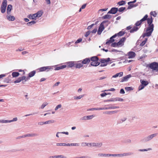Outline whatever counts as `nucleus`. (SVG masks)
<instances>
[{
    "instance_id": "f257e3e1",
    "label": "nucleus",
    "mask_w": 158,
    "mask_h": 158,
    "mask_svg": "<svg viewBox=\"0 0 158 158\" xmlns=\"http://www.w3.org/2000/svg\"><path fill=\"white\" fill-rule=\"evenodd\" d=\"M146 20H147L148 27L147 28L146 33L143 35V37L150 36L154 30V25L152 23L153 20L152 17L151 16L150 18H148V17Z\"/></svg>"
},
{
    "instance_id": "f03ea898",
    "label": "nucleus",
    "mask_w": 158,
    "mask_h": 158,
    "mask_svg": "<svg viewBox=\"0 0 158 158\" xmlns=\"http://www.w3.org/2000/svg\"><path fill=\"white\" fill-rule=\"evenodd\" d=\"M29 80V77H26L25 76H22L21 77L19 78L17 80L14 81V82L15 83H19L21 81H22V83L24 84L26 81Z\"/></svg>"
},
{
    "instance_id": "7ed1b4c3",
    "label": "nucleus",
    "mask_w": 158,
    "mask_h": 158,
    "mask_svg": "<svg viewBox=\"0 0 158 158\" xmlns=\"http://www.w3.org/2000/svg\"><path fill=\"white\" fill-rule=\"evenodd\" d=\"M110 60V59L109 58H107V59H101L99 60V61L100 62L101 64L100 66L101 67H104L106 66L109 62Z\"/></svg>"
},
{
    "instance_id": "20e7f679",
    "label": "nucleus",
    "mask_w": 158,
    "mask_h": 158,
    "mask_svg": "<svg viewBox=\"0 0 158 158\" xmlns=\"http://www.w3.org/2000/svg\"><path fill=\"white\" fill-rule=\"evenodd\" d=\"M52 69L51 66H50L42 67L38 69L37 71L38 72L44 71L48 72Z\"/></svg>"
},
{
    "instance_id": "39448f33",
    "label": "nucleus",
    "mask_w": 158,
    "mask_h": 158,
    "mask_svg": "<svg viewBox=\"0 0 158 158\" xmlns=\"http://www.w3.org/2000/svg\"><path fill=\"white\" fill-rule=\"evenodd\" d=\"M7 0H3L2 5L1 7V11L2 13H3L5 12Z\"/></svg>"
},
{
    "instance_id": "423d86ee",
    "label": "nucleus",
    "mask_w": 158,
    "mask_h": 158,
    "mask_svg": "<svg viewBox=\"0 0 158 158\" xmlns=\"http://www.w3.org/2000/svg\"><path fill=\"white\" fill-rule=\"evenodd\" d=\"M148 17L147 15H145L144 17L141 19L140 20L137 21L135 23V26L137 27L140 26L142 23L146 20Z\"/></svg>"
},
{
    "instance_id": "0eeeda50",
    "label": "nucleus",
    "mask_w": 158,
    "mask_h": 158,
    "mask_svg": "<svg viewBox=\"0 0 158 158\" xmlns=\"http://www.w3.org/2000/svg\"><path fill=\"white\" fill-rule=\"evenodd\" d=\"M126 40V38L125 37H123L119 41L117 42L118 47L122 46L124 45V43Z\"/></svg>"
},
{
    "instance_id": "6e6552de",
    "label": "nucleus",
    "mask_w": 158,
    "mask_h": 158,
    "mask_svg": "<svg viewBox=\"0 0 158 158\" xmlns=\"http://www.w3.org/2000/svg\"><path fill=\"white\" fill-rule=\"evenodd\" d=\"M104 29V25L102 23L100 24V26L98 28L97 32L98 34L100 35Z\"/></svg>"
},
{
    "instance_id": "1a4fd4ad",
    "label": "nucleus",
    "mask_w": 158,
    "mask_h": 158,
    "mask_svg": "<svg viewBox=\"0 0 158 158\" xmlns=\"http://www.w3.org/2000/svg\"><path fill=\"white\" fill-rule=\"evenodd\" d=\"M131 77V74L128 75L122 78L120 82H122L127 81L128 80V79Z\"/></svg>"
},
{
    "instance_id": "9d476101",
    "label": "nucleus",
    "mask_w": 158,
    "mask_h": 158,
    "mask_svg": "<svg viewBox=\"0 0 158 158\" xmlns=\"http://www.w3.org/2000/svg\"><path fill=\"white\" fill-rule=\"evenodd\" d=\"M81 61H79L75 63V67L77 69H80L83 66V65Z\"/></svg>"
},
{
    "instance_id": "9b49d317",
    "label": "nucleus",
    "mask_w": 158,
    "mask_h": 158,
    "mask_svg": "<svg viewBox=\"0 0 158 158\" xmlns=\"http://www.w3.org/2000/svg\"><path fill=\"white\" fill-rule=\"evenodd\" d=\"M89 146H91L96 147H101L102 145V143H90Z\"/></svg>"
},
{
    "instance_id": "f8f14e48",
    "label": "nucleus",
    "mask_w": 158,
    "mask_h": 158,
    "mask_svg": "<svg viewBox=\"0 0 158 158\" xmlns=\"http://www.w3.org/2000/svg\"><path fill=\"white\" fill-rule=\"evenodd\" d=\"M127 54L129 58H133L135 57L136 56V54L135 52L131 51L128 52Z\"/></svg>"
},
{
    "instance_id": "ddd939ff",
    "label": "nucleus",
    "mask_w": 158,
    "mask_h": 158,
    "mask_svg": "<svg viewBox=\"0 0 158 158\" xmlns=\"http://www.w3.org/2000/svg\"><path fill=\"white\" fill-rule=\"evenodd\" d=\"M74 61H69L66 63L68 67L72 68L75 66V63Z\"/></svg>"
},
{
    "instance_id": "4468645a",
    "label": "nucleus",
    "mask_w": 158,
    "mask_h": 158,
    "mask_svg": "<svg viewBox=\"0 0 158 158\" xmlns=\"http://www.w3.org/2000/svg\"><path fill=\"white\" fill-rule=\"evenodd\" d=\"M118 10L117 8L113 7L108 12V13L115 14L117 12Z\"/></svg>"
},
{
    "instance_id": "2eb2a0df",
    "label": "nucleus",
    "mask_w": 158,
    "mask_h": 158,
    "mask_svg": "<svg viewBox=\"0 0 158 158\" xmlns=\"http://www.w3.org/2000/svg\"><path fill=\"white\" fill-rule=\"evenodd\" d=\"M90 59L89 58H86L81 61L83 65L84 64H88L90 62Z\"/></svg>"
},
{
    "instance_id": "dca6fc26",
    "label": "nucleus",
    "mask_w": 158,
    "mask_h": 158,
    "mask_svg": "<svg viewBox=\"0 0 158 158\" xmlns=\"http://www.w3.org/2000/svg\"><path fill=\"white\" fill-rule=\"evenodd\" d=\"M139 29V28L136 26L134 27L130 31V33H133L135 31H137Z\"/></svg>"
},
{
    "instance_id": "f3484780",
    "label": "nucleus",
    "mask_w": 158,
    "mask_h": 158,
    "mask_svg": "<svg viewBox=\"0 0 158 158\" xmlns=\"http://www.w3.org/2000/svg\"><path fill=\"white\" fill-rule=\"evenodd\" d=\"M98 61H92L91 63V64L92 66H96L99 65L100 64V63Z\"/></svg>"
},
{
    "instance_id": "a211bd4d",
    "label": "nucleus",
    "mask_w": 158,
    "mask_h": 158,
    "mask_svg": "<svg viewBox=\"0 0 158 158\" xmlns=\"http://www.w3.org/2000/svg\"><path fill=\"white\" fill-rule=\"evenodd\" d=\"M141 84L144 86L147 85L149 83L147 81H145L143 80H140Z\"/></svg>"
},
{
    "instance_id": "6ab92c4d",
    "label": "nucleus",
    "mask_w": 158,
    "mask_h": 158,
    "mask_svg": "<svg viewBox=\"0 0 158 158\" xmlns=\"http://www.w3.org/2000/svg\"><path fill=\"white\" fill-rule=\"evenodd\" d=\"M123 75V72H121L119 73H117L115 75H113L112 76L113 77L115 78L118 76L121 77Z\"/></svg>"
},
{
    "instance_id": "aec40b11",
    "label": "nucleus",
    "mask_w": 158,
    "mask_h": 158,
    "mask_svg": "<svg viewBox=\"0 0 158 158\" xmlns=\"http://www.w3.org/2000/svg\"><path fill=\"white\" fill-rule=\"evenodd\" d=\"M156 135H157V134L156 133V134H153L152 135H149V136H148V137H147V140H149L151 139L153 137L156 136Z\"/></svg>"
},
{
    "instance_id": "412c9836",
    "label": "nucleus",
    "mask_w": 158,
    "mask_h": 158,
    "mask_svg": "<svg viewBox=\"0 0 158 158\" xmlns=\"http://www.w3.org/2000/svg\"><path fill=\"white\" fill-rule=\"evenodd\" d=\"M35 73V71H33L30 73L28 74V76L27 77H29L30 79V77H33Z\"/></svg>"
},
{
    "instance_id": "4be33fe9",
    "label": "nucleus",
    "mask_w": 158,
    "mask_h": 158,
    "mask_svg": "<svg viewBox=\"0 0 158 158\" xmlns=\"http://www.w3.org/2000/svg\"><path fill=\"white\" fill-rule=\"evenodd\" d=\"M43 13V11L41 10L39 11L36 13V16H37L38 18L41 17Z\"/></svg>"
},
{
    "instance_id": "5701e85b",
    "label": "nucleus",
    "mask_w": 158,
    "mask_h": 158,
    "mask_svg": "<svg viewBox=\"0 0 158 158\" xmlns=\"http://www.w3.org/2000/svg\"><path fill=\"white\" fill-rule=\"evenodd\" d=\"M12 8V6L11 5H9L7 6V13H9L11 10Z\"/></svg>"
},
{
    "instance_id": "b1692460",
    "label": "nucleus",
    "mask_w": 158,
    "mask_h": 158,
    "mask_svg": "<svg viewBox=\"0 0 158 158\" xmlns=\"http://www.w3.org/2000/svg\"><path fill=\"white\" fill-rule=\"evenodd\" d=\"M66 65H63L59 67H56L55 69V70H59L60 69H64L66 67Z\"/></svg>"
},
{
    "instance_id": "393cba45",
    "label": "nucleus",
    "mask_w": 158,
    "mask_h": 158,
    "mask_svg": "<svg viewBox=\"0 0 158 158\" xmlns=\"http://www.w3.org/2000/svg\"><path fill=\"white\" fill-rule=\"evenodd\" d=\"M37 135L35 134H28L26 135H25L24 136H23L21 137H29V136H36Z\"/></svg>"
},
{
    "instance_id": "a878e982",
    "label": "nucleus",
    "mask_w": 158,
    "mask_h": 158,
    "mask_svg": "<svg viewBox=\"0 0 158 158\" xmlns=\"http://www.w3.org/2000/svg\"><path fill=\"white\" fill-rule=\"evenodd\" d=\"M90 60H91L92 61H98L99 59L97 56H95L91 57Z\"/></svg>"
},
{
    "instance_id": "bb28decb",
    "label": "nucleus",
    "mask_w": 158,
    "mask_h": 158,
    "mask_svg": "<svg viewBox=\"0 0 158 158\" xmlns=\"http://www.w3.org/2000/svg\"><path fill=\"white\" fill-rule=\"evenodd\" d=\"M7 19L9 21H13L15 19V18L14 16L10 15L7 17Z\"/></svg>"
},
{
    "instance_id": "cd10ccee",
    "label": "nucleus",
    "mask_w": 158,
    "mask_h": 158,
    "mask_svg": "<svg viewBox=\"0 0 158 158\" xmlns=\"http://www.w3.org/2000/svg\"><path fill=\"white\" fill-rule=\"evenodd\" d=\"M104 108H92L90 109L87 110H104Z\"/></svg>"
},
{
    "instance_id": "c85d7f7f",
    "label": "nucleus",
    "mask_w": 158,
    "mask_h": 158,
    "mask_svg": "<svg viewBox=\"0 0 158 158\" xmlns=\"http://www.w3.org/2000/svg\"><path fill=\"white\" fill-rule=\"evenodd\" d=\"M129 5V6L127 8L128 9H131L133 7H136L137 6V5H136V4L134 5V4H130V5Z\"/></svg>"
},
{
    "instance_id": "c756f323",
    "label": "nucleus",
    "mask_w": 158,
    "mask_h": 158,
    "mask_svg": "<svg viewBox=\"0 0 158 158\" xmlns=\"http://www.w3.org/2000/svg\"><path fill=\"white\" fill-rule=\"evenodd\" d=\"M12 75L13 77H16L19 75V73L18 72H14L12 73Z\"/></svg>"
},
{
    "instance_id": "7c9ffc66",
    "label": "nucleus",
    "mask_w": 158,
    "mask_h": 158,
    "mask_svg": "<svg viewBox=\"0 0 158 158\" xmlns=\"http://www.w3.org/2000/svg\"><path fill=\"white\" fill-rule=\"evenodd\" d=\"M148 40L147 38L145 39V40L143 41L142 43L140 44V45L141 46H144L146 43L147 41Z\"/></svg>"
},
{
    "instance_id": "2f4dec72",
    "label": "nucleus",
    "mask_w": 158,
    "mask_h": 158,
    "mask_svg": "<svg viewBox=\"0 0 158 158\" xmlns=\"http://www.w3.org/2000/svg\"><path fill=\"white\" fill-rule=\"evenodd\" d=\"M111 16L107 14L104 16L102 18L104 19H108L111 18Z\"/></svg>"
},
{
    "instance_id": "473e14b6",
    "label": "nucleus",
    "mask_w": 158,
    "mask_h": 158,
    "mask_svg": "<svg viewBox=\"0 0 158 158\" xmlns=\"http://www.w3.org/2000/svg\"><path fill=\"white\" fill-rule=\"evenodd\" d=\"M125 34V32L124 31H121L119 32L118 33H117V35H118L119 36H121Z\"/></svg>"
},
{
    "instance_id": "72a5a7b5",
    "label": "nucleus",
    "mask_w": 158,
    "mask_h": 158,
    "mask_svg": "<svg viewBox=\"0 0 158 158\" xmlns=\"http://www.w3.org/2000/svg\"><path fill=\"white\" fill-rule=\"evenodd\" d=\"M133 88L132 87H127L125 88V89L127 91H129L133 90Z\"/></svg>"
},
{
    "instance_id": "f704fd0d",
    "label": "nucleus",
    "mask_w": 158,
    "mask_h": 158,
    "mask_svg": "<svg viewBox=\"0 0 158 158\" xmlns=\"http://www.w3.org/2000/svg\"><path fill=\"white\" fill-rule=\"evenodd\" d=\"M157 15V14L155 11H152L150 12V15L151 16H153L154 17H156Z\"/></svg>"
},
{
    "instance_id": "c9c22d12",
    "label": "nucleus",
    "mask_w": 158,
    "mask_h": 158,
    "mask_svg": "<svg viewBox=\"0 0 158 158\" xmlns=\"http://www.w3.org/2000/svg\"><path fill=\"white\" fill-rule=\"evenodd\" d=\"M36 23V22L35 21H32L27 23V25L28 26H30L32 24H34Z\"/></svg>"
},
{
    "instance_id": "e433bc0d",
    "label": "nucleus",
    "mask_w": 158,
    "mask_h": 158,
    "mask_svg": "<svg viewBox=\"0 0 158 158\" xmlns=\"http://www.w3.org/2000/svg\"><path fill=\"white\" fill-rule=\"evenodd\" d=\"M125 4V2L124 1H121L118 2V4L120 5H124Z\"/></svg>"
},
{
    "instance_id": "4c0bfd02",
    "label": "nucleus",
    "mask_w": 158,
    "mask_h": 158,
    "mask_svg": "<svg viewBox=\"0 0 158 158\" xmlns=\"http://www.w3.org/2000/svg\"><path fill=\"white\" fill-rule=\"evenodd\" d=\"M114 41V40H112V41H111L110 40H107V41L106 43V44L107 45H109L111 43H112Z\"/></svg>"
},
{
    "instance_id": "58836bf2",
    "label": "nucleus",
    "mask_w": 158,
    "mask_h": 158,
    "mask_svg": "<svg viewBox=\"0 0 158 158\" xmlns=\"http://www.w3.org/2000/svg\"><path fill=\"white\" fill-rule=\"evenodd\" d=\"M48 103L46 102H44L41 106V108L43 109L46 106L48 105Z\"/></svg>"
},
{
    "instance_id": "ea45409f",
    "label": "nucleus",
    "mask_w": 158,
    "mask_h": 158,
    "mask_svg": "<svg viewBox=\"0 0 158 158\" xmlns=\"http://www.w3.org/2000/svg\"><path fill=\"white\" fill-rule=\"evenodd\" d=\"M111 46L113 47H118V45L117 43L114 42L111 44Z\"/></svg>"
},
{
    "instance_id": "a19ab883",
    "label": "nucleus",
    "mask_w": 158,
    "mask_h": 158,
    "mask_svg": "<svg viewBox=\"0 0 158 158\" xmlns=\"http://www.w3.org/2000/svg\"><path fill=\"white\" fill-rule=\"evenodd\" d=\"M116 36H117V34H115L114 35H113L112 37H111L110 38V39L109 40L111 41H112V40L114 41V40L113 39L115 38Z\"/></svg>"
},
{
    "instance_id": "79ce46f5",
    "label": "nucleus",
    "mask_w": 158,
    "mask_h": 158,
    "mask_svg": "<svg viewBox=\"0 0 158 158\" xmlns=\"http://www.w3.org/2000/svg\"><path fill=\"white\" fill-rule=\"evenodd\" d=\"M9 123V120H0V123Z\"/></svg>"
},
{
    "instance_id": "37998d69",
    "label": "nucleus",
    "mask_w": 158,
    "mask_h": 158,
    "mask_svg": "<svg viewBox=\"0 0 158 158\" xmlns=\"http://www.w3.org/2000/svg\"><path fill=\"white\" fill-rule=\"evenodd\" d=\"M145 86L143 85H142V84L141 85H140L139 87V90H140L143 89L144 88Z\"/></svg>"
},
{
    "instance_id": "c03bdc74",
    "label": "nucleus",
    "mask_w": 158,
    "mask_h": 158,
    "mask_svg": "<svg viewBox=\"0 0 158 158\" xmlns=\"http://www.w3.org/2000/svg\"><path fill=\"white\" fill-rule=\"evenodd\" d=\"M125 9V7H121L118 9V10L119 12H122Z\"/></svg>"
},
{
    "instance_id": "a18cd8bd",
    "label": "nucleus",
    "mask_w": 158,
    "mask_h": 158,
    "mask_svg": "<svg viewBox=\"0 0 158 158\" xmlns=\"http://www.w3.org/2000/svg\"><path fill=\"white\" fill-rule=\"evenodd\" d=\"M94 117L93 115L87 116V120L90 119Z\"/></svg>"
},
{
    "instance_id": "49530a36",
    "label": "nucleus",
    "mask_w": 158,
    "mask_h": 158,
    "mask_svg": "<svg viewBox=\"0 0 158 158\" xmlns=\"http://www.w3.org/2000/svg\"><path fill=\"white\" fill-rule=\"evenodd\" d=\"M61 107V104H59L56 106L55 108V110H56L59 108H60Z\"/></svg>"
},
{
    "instance_id": "de8ad7c7",
    "label": "nucleus",
    "mask_w": 158,
    "mask_h": 158,
    "mask_svg": "<svg viewBox=\"0 0 158 158\" xmlns=\"http://www.w3.org/2000/svg\"><path fill=\"white\" fill-rule=\"evenodd\" d=\"M82 40V39L81 38H80L78 39L75 42V44H77V43H80L81 42Z\"/></svg>"
},
{
    "instance_id": "09e8293b",
    "label": "nucleus",
    "mask_w": 158,
    "mask_h": 158,
    "mask_svg": "<svg viewBox=\"0 0 158 158\" xmlns=\"http://www.w3.org/2000/svg\"><path fill=\"white\" fill-rule=\"evenodd\" d=\"M90 31H88L86 32L85 35V36L86 37H87L90 34Z\"/></svg>"
},
{
    "instance_id": "8fccbe9b",
    "label": "nucleus",
    "mask_w": 158,
    "mask_h": 158,
    "mask_svg": "<svg viewBox=\"0 0 158 158\" xmlns=\"http://www.w3.org/2000/svg\"><path fill=\"white\" fill-rule=\"evenodd\" d=\"M17 120V118H14L13 120H9V123H10L11 122H13V121H16Z\"/></svg>"
},
{
    "instance_id": "3c124183",
    "label": "nucleus",
    "mask_w": 158,
    "mask_h": 158,
    "mask_svg": "<svg viewBox=\"0 0 158 158\" xmlns=\"http://www.w3.org/2000/svg\"><path fill=\"white\" fill-rule=\"evenodd\" d=\"M32 15L30 14L27 16V17L29 19H33V18L32 17Z\"/></svg>"
},
{
    "instance_id": "603ef678",
    "label": "nucleus",
    "mask_w": 158,
    "mask_h": 158,
    "mask_svg": "<svg viewBox=\"0 0 158 158\" xmlns=\"http://www.w3.org/2000/svg\"><path fill=\"white\" fill-rule=\"evenodd\" d=\"M136 1V0H134L133 1H131L128 2L127 4L128 5H130V4L133 3L135 2Z\"/></svg>"
},
{
    "instance_id": "864d4df0",
    "label": "nucleus",
    "mask_w": 158,
    "mask_h": 158,
    "mask_svg": "<svg viewBox=\"0 0 158 158\" xmlns=\"http://www.w3.org/2000/svg\"><path fill=\"white\" fill-rule=\"evenodd\" d=\"M97 31V28H95L94 30H93L91 32L92 33H95Z\"/></svg>"
},
{
    "instance_id": "5fc2aeb1",
    "label": "nucleus",
    "mask_w": 158,
    "mask_h": 158,
    "mask_svg": "<svg viewBox=\"0 0 158 158\" xmlns=\"http://www.w3.org/2000/svg\"><path fill=\"white\" fill-rule=\"evenodd\" d=\"M82 97V96H79L76 97H74V99H78L81 98Z\"/></svg>"
},
{
    "instance_id": "6e6d98bb",
    "label": "nucleus",
    "mask_w": 158,
    "mask_h": 158,
    "mask_svg": "<svg viewBox=\"0 0 158 158\" xmlns=\"http://www.w3.org/2000/svg\"><path fill=\"white\" fill-rule=\"evenodd\" d=\"M107 94L106 93H103L101 94V96L102 97H104L106 96Z\"/></svg>"
},
{
    "instance_id": "4d7b16f0",
    "label": "nucleus",
    "mask_w": 158,
    "mask_h": 158,
    "mask_svg": "<svg viewBox=\"0 0 158 158\" xmlns=\"http://www.w3.org/2000/svg\"><path fill=\"white\" fill-rule=\"evenodd\" d=\"M94 25V24H91V25L88 26V27H87V29H90Z\"/></svg>"
},
{
    "instance_id": "13d9d810",
    "label": "nucleus",
    "mask_w": 158,
    "mask_h": 158,
    "mask_svg": "<svg viewBox=\"0 0 158 158\" xmlns=\"http://www.w3.org/2000/svg\"><path fill=\"white\" fill-rule=\"evenodd\" d=\"M120 93L121 94H124L125 93V91L123 89H121L120 90Z\"/></svg>"
},
{
    "instance_id": "bf43d9fd",
    "label": "nucleus",
    "mask_w": 158,
    "mask_h": 158,
    "mask_svg": "<svg viewBox=\"0 0 158 158\" xmlns=\"http://www.w3.org/2000/svg\"><path fill=\"white\" fill-rule=\"evenodd\" d=\"M81 119L82 120H87V116H84Z\"/></svg>"
},
{
    "instance_id": "052dcab7",
    "label": "nucleus",
    "mask_w": 158,
    "mask_h": 158,
    "mask_svg": "<svg viewBox=\"0 0 158 158\" xmlns=\"http://www.w3.org/2000/svg\"><path fill=\"white\" fill-rule=\"evenodd\" d=\"M32 17L33 18V19H35L36 17H37V16H36V14H35L32 15Z\"/></svg>"
},
{
    "instance_id": "680f3d73",
    "label": "nucleus",
    "mask_w": 158,
    "mask_h": 158,
    "mask_svg": "<svg viewBox=\"0 0 158 158\" xmlns=\"http://www.w3.org/2000/svg\"><path fill=\"white\" fill-rule=\"evenodd\" d=\"M70 146H78V145L77 143H71V144H70Z\"/></svg>"
},
{
    "instance_id": "e2e57ef3",
    "label": "nucleus",
    "mask_w": 158,
    "mask_h": 158,
    "mask_svg": "<svg viewBox=\"0 0 158 158\" xmlns=\"http://www.w3.org/2000/svg\"><path fill=\"white\" fill-rule=\"evenodd\" d=\"M115 89H114V88H111L109 90H105V91H115Z\"/></svg>"
},
{
    "instance_id": "0e129e2a",
    "label": "nucleus",
    "mask_w": 158,
    "mask_h": 158,
    "mask_svg": "<svg viewBox=\"0 0 158 158\" xmlns=\"http://www.w3.org/2000/svg\"><path fill=\"white\" fill-rule=\"evenodd\" d=\"M86 6V4H84L83 5H82V6H81V9H84L85 8Z\"/></svg>"
},
{
    "instance_id": "69168bd1",
    "label": "nucleus",
    "mask_w": 158,
    "mask_h": 158,
    "mask_svg": "<svg viewBox=\"0 0 158 158\" xmlns=\"http://www.w3.org/2000/svg\"><path fill=\"white\" fill-rule=\"evenodd\" d=\"M6 76L5 74H2L0 75V79Z\"/></svg>"
},
{
    "instance_id": "338daca9",
    "label": "nucleus",
    "mask_w": 158,
    "mask_h": 158,
    "mask_svg": "<svg viewBox=\"0 0 158 158\" xmlns=\"http://www.w3.org/2000/svg\"><path fill=\"white\" fill-rule=\"evenodd\" d=\"M89 143H83L82 144V146H84L85 145H86L87 146H88L89 145Z\"/></svg>"
},
{
    "instance_id": "774afa93",
    "label": "nucleus",
    "mask_w": 158,
    "mask_h": 158,
    "mask_svg": "<svg viewBox=\"0 0 158 158\" xmlns=\"http://www.w3.org/2000/svg\"><path fill=\"white\" fill-rule=\"evenodd\" d=\"M132 28V27L131 26H129L127 27V30H129L130 29H131Z\"/></svg>"
}]
</instances>
